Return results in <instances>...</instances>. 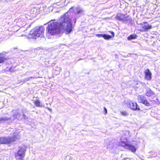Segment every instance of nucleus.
<instances>
[{
	"instance_id": "obj_1",
	"label": "nucleus",
	"mask_w": 160,
	"mask_h": 160,
	"mask_svg": "<svg viewBox=\"0 0 160 160\" xmlns=\"http://www.w3.org/2000/svg\"><path fill=\"white\" fill-rule=\"evenodd\" d=\"M70 15L69 11L62 16L58 22L50 21L47 28L48 32L51 35H54L59 33L62 30L64 29L69 33L72 30Z\"/></svg>"
},
{
	"instance_id": "obj_2",
	"label": "nucleus",
	"mask_w": 160,
	"mask_h": 160,
	"mask_svg": "<svg viewBox=\"0 0 160 160\" xmlns=\"http://www.w3.org/2000/svg\"><path fill=\"white\" fill-rule=\"evenodd\" d=\"M44 29V28L42 26L36 27L33 28L30 31L28 38L36 39L39 37H42Z\"/></svg>"
},
{
	"instance_id": "obj_3",
	"label": "nucleus",
	"mask_w": 160,
	"mask_h": 160,
	"mask_svg": "<svg viewBox=\"0 0 160 160\" xmlns=\"http://www.w3.org/2000/svg\"><path fill=\"white\" fill-rule=\"evenodd\" d=\"M18 152L15 154V157L17 160H22L25 157L26 147L25 146L19 147Z\"/></svg>"
},
{
	"instance_id": "obj_4",
	"label": "nucleus",
	"mask_w": 160,
	"mask_h": 160,
	"mask_svg": "<svg viewBox=\"0 0 160 160\" xmlns=\"http://www.w3.org/2000/svg\"><path fill=\"white\" fill-rule=\"evenodd\" d=\"M14 135L12 137H2L0 138V143L2 144H11L17 138Z\"/></svg>"
},
{
	"instance_id": "obj_5",
	"label": "nucleus",
	"mask_w": 160,
	"mask_h": 160,
	"mask_svg": "<svg viewBox=\"0 0 160 160\" xmlns=\"http://www.w3.org/2000/svg\"><path fill=\"white\" fill-rule=\"evenodd\" d=\"M120 145L124 147L125 148L129 149L132 152H135L136 150V148L133 145L130 144L126 143L124 141L121 140V142L120 143Z\"/></svg>"
},
{
	"instance_id": "obj_6",
	"label": "nucleus",
	"mask_w": 160,
	"mask_h": 160,
	"mask_svg": "<svg viewBox=\"0 0 160 160\" xmlns=\"http://www.w3.org/2000/svg\"><path fill=\"white\" fill-rule=\"evenodd\" d=\"M84 13V10L81 8L77 7L76 8L75 17L74 23L76 22V20L82 15H83Z\"/></svg>"
},
{
	"instance_id": "obj_7",
	"label": "nucleus",
	"mask_w": 160,
	"mask_h": 160,
	"mask_svg": "<svg viewBox=\"0 0 160 160\" xmlns=\"http://www.w3.org/2000/svg\"><path fill=\"white\" fill-rule=\"evenodd\" d=\"M139 102L142 103L147 106H150V103L148 102L146 98L142 95H139L138 98Z\"/></svg>"
},
{
	"instance_id": "obj_8",
	"label": "nucleus",
	"mask_w": 160,
	"mask_h": 160,
	"mask_svg": "<svg viewBox=\"0 0 160 160\" xmlns=\"http://www.w3.org/2000/svg\"><path fill=\"white\" fill-rule=\"evenodd\" d=\"M140 25L142 30L144 31H147L151 29L152 28V26L151 25H149L147 22H144L143 23H141Z\"/></svg>"
},
{
	"instance_id": "obj_9",
	"label": "nucleus",
	"mask_w": 160,
	"mask_h": 160,
	"mask_svg": "<svg viewBox=\"0 0 160 160\" xmlns=\"http://www.w3.org/2000/svg\"><path fill=\"white\" fill-rule=\"evenodd\" d=\"M128 105L131 109L134 110H140L139 106L136 102L134 103L130 101L129 102Z\"/></svg>"
},
{
	"instance_id": "obj_10",
	"label": "nucleus",
	"mask_w": 160,
	"mask_h": 160,
	"mask_svg": "<svg viewBox=\"0 0 160 160\" xmlns=\"http://www.w3.org/2000/svg\"><path fill=\"white\" fill-rule=\"evenodd\" d=\"M126 17L125 15L119 13L117 14L116 18L117 20L122 21L123 22Z\"/></svg>"
},
{
	"instance_id": "obj_11",
	"label": "nucleus",
	"mask_w": 160,
	"mask_h": 160,
	"mask_svg": "<svg viewBox=\"0 0 160 160\" xmlns=\"http://www.w3.org/2000/svg\"><path fill=\"white\" fill-rule=\"evenodd\" d=\"M6 52H2L0 53V63H3L5 61H7L8 58L4 57Z\"/></svg>"
},
{
	"instance_id": "obj_12",
	"label": "nucleus",
	"mask_w": 160,
	"mask_h": 160,
	"mask_svg": "<svg viewBox=\"0 0 160 160\" xmlns=\"http://www.w3.org/2000/svg\"><path fill=\"white\" fill-rule=\"evenodd\" d=\"M145 73V79L148 80H151L152 77V74L149 69H148L146 70Z\"/></svg>"
},
{
	"instance_id": "obj_13",
	"label": "nucleus",
	"mask_w": 160,
	"mask_h": 160,
	"mask_svg": "<svg viewBox=\"0 0 160 160\" xmlns=\"http://www.w3.org/2000/svg\"><path fill=\"white\" fill-rule=\"evenodd\" d=\"M133 22L131 18H129L128 16H126L123 23L132 25V24Z\"/></svg>"
},
{
	"instance_id": "obj_14",
	"label": "nucleus",
	"mask_w": 160,
	"mask_h": 160,
	"mask_svg": "<svg viewBox=\"0 0 160 160\" xmlns=\"http://www.w3.org/2000/svg\"><path fill=\"white\" fill-rule=\"evenodd\" d=\"M146 95L148 97H150L154 94V92L150 88H146Z\"/></svg>"
},
{
	"instance_id": "obj_15",
	"label": "nucleus",
	"mask_w": 160,
	"mask_h": 160,
	"mask_svg": "<svg viewBox=\"0 0 160 160\" xmlns=\"http://www.w3.org/2000/svg\"><path fill=\"white\" fill-rule=\"evenodd\" d=\"M61 70V68L60 67H55V68L53 69V73L56 75H58L60 73Z\"/></svg>"
},
{
	"instance_id": "obj_16",
	"label": "nucleus",
	"mask_w": 160,
	"mask_h": 160,
	"mask_svg": "<svg viewBox=\"0 0 160 160\" xmlns=\"http://www.w3.org/2000/svg\"><path fill=\"white\" fill-rule=\"evenodd\" d=\"M13 119H15L18 118L20 116V114L16 111H13Z\"/></svg>"
},
{
	"instance_id": "obj_17",
	"label": "nucleus",
	"mask_w": 160,
	"mask_h": 160,
	"mask_svg": "<svg viewBox=\"0 0 160 160\" xmlns=\"http://www.w3.org/2000/svg\"><path fill=\"white\" fill-rule=\"evenodd\" d=\"M10 119V118L7 117L0 118V123H3L8 120Z\"/></svg>"
},
{
	"instance_id": "obj_18",
	"label": "nucleus",
	"mask_w": 160,
	"mask_h": 160,
	"mask_svg": "<svg viewBox=\"0 0 160 160\" xmlns=\"http://www.w3.org/2000/svg\"><path fill=\"white\" fill-rule=\"evenodd\" d=\"M137 37V36L136 34H132L128 37V40H131L136 38Z\"/></svg>"
},
{
	"instance_id": "obj_19",
	"label": "nucleus",
	"mask_w": 160,
	"mask_h": 160,
	"mask_svg": "<svg viewBox=\"0 0 160 160\" xmlns=\"http://www.w3.org/2000/svg\"><path fill=\"white\" fill-rule=\"evenodd\" d=\"M34 103L35 105L36 106L38 107H42V104H41V102L38 100H37L34 101Z\"/></svg>"
},
{
	"instance_id": "obj_20",
	"label": "nucleus",
	"mask_w": 160,
	"mask_h": 160,
	"mask_svg": "<svg viewBox=\"0 0 160 160\" xmlns=\"http://www.w3.org/2000/svg\"><path fill=\"white\" fill-rule=\"evenodd\" d=\"M103 38L105 39L108 40L110 39L112 37L111 35H108L106 34H103Z\"/></svg>"
},
{
	"instance_id": "obj_21",
	"label": "nucleus",
	"mask_w": 160,
	"mask_h": 160,
	"mask_svg": "<svg viewBox=\"0 0 160 160\" xmlns=\"http://www.w3.org/2000/svg\"><path fill=\"white\" fill-rule=\"evenodd\" d=\"M61 2H57L56 3L54 4L53 5L54 7H56V8H59L60 7H62L63 6V5H61Z\"/></svg>"
},
{
	"instance_id": "obj_22",
	"label": "nucleus",
	"mask_w": 160,
	"mask_h": 160,
	"mask_svg": "<svg viewBox=\"0 0 160 160\" xmlns=\"http://www.w3.org/2000/svg\"><path fill=\"white\" fill-rule=\"evenodd\" d=\"M122 115L126 116L128 115V113L125 111L122 112H121Z\"/></svg>"
},
{
	"instance_id": "obj_23",
	"label": "nucleus",
	"mask_w": 160,
	"mask_h": 160,
	"mask_svg": "<svg viewBox=\"0 0 160 160\" xmlns=\"http://www.w3.org/2000/svg\"><path fill=\"white\" fill-rule=\"evenodd\" d=\"M29 80H30V79H29V77H28V78H26L23 79V80L22 82L24 83V82H27Z\"/></svg>"
},
{
	"instance_id": "obj_24",
	"label": "nucleus",
	"mask_w": 160,
	"mask_h": 160,
	"mask_svg": "<svg viewBox=\"0 0 160 160\" xmlns=\"http://www.w3.org/2000/svg\"><path fill=\"white\" fill-rule=\"evenodd\" d=\"M96 36L98 38L103 37V34H97Z\"/></svg>"
},
{
	"instance_id": "obj_25",
	"label": "nucleus",
	"mask_w": 160,
	"mask_h": 160,
	"mask_svg": "<svg viewBox=\"0 0 160 160\" xmlns=\"http://www.w3.org/2000/svg\"><path fill=\"white\" fill-rule=\"evenodd\" d=\"M37 78H38V77H36V76H33V77H29V78L30 80L31 79Z\"/></svg>"
},
{
	"instance_id": "obj_26",
	"label": "nucleus",
	"mask_w": 160,
	"mask_h": 160,
	"mask_svg": "<svg viewBox=\"0 0 160 160\" xmlns=\"http://www.w3.org/2000/svg\"><path fill=\"white\" fill-rule=\"evenodd\" d=\"M22 117H23V118L24 119H27L28 118V117L27 116H26L25 114H23L22 115Z\"/></svg>"
},
{
	"instance_id": "obj_27",
	"label": "nucleus",
	"mask_w": 160,
	"mask_h": 160,
	"mask_svg": "<svg viewBox=\"0 0 160 160\" xmlns=\"http://www.w3.org/2000/svg\"><path fill=\"white\" fill-rule=\"evenodd\" d=\"M104 111L105 112V114H106L107 113V109L105 107L104 108Z\"/></svg>"
},
{
	"instance_id": "obj_28",
	"label": "nucleus",
	"mask_w": 160,
	"mask_h": 160,
	"mask_svg": "<svg viewBox=\"0 0 160 160\" xmlns=\"http://www.w3.org/2000/svg\"><path fill=\"white\" fill-rule=\"evenodd\" d=\"M13 68H11L9 69V71L10 72H12L14 71L13 70Z\"/></svg>"
},
{
	"instance_id": "obj_29",
	"label": "nucleus",
	"mask_w": 160,
	"mask_h": 160,
	"mask_svg": "<svg viewBox=\"0 0 160 160\" xmlns=\"http://www.w3.org/2000/svg\"><path fill=\"white\" fill-rule=\"evenodd\" d=\"M130 160V159L128 158H124L122 160Z\"/></svg>"
},
{
	"instance_id": "obj_30",
	"label": "nucleus",
	"mask_w": 160,
	"mask_h": 160,
	"mask_svg": "<svg viewBox=\"0 0 160 160\" xmlns=\"http://www.w3.org/2000/svg\"><path fill=\"white\" fill-rule=\"evenodd\" d=\"M110 32H111V33L112 34V36L114 37V33L113 32H111L110 31Z\"/></svg>"
},
{
	"instance_id": "obj_31",
	"label": "nucleus",
	"mask_w": 160,
	"mask_h": 160,
	"mask_svg": "<svg viewBox=\"0 0 160 160\" xmlns=\"http://www.w3.org/2000/svg\"><path fill=\"white\" fill-rule=\"evenodd\" d=\"M125 133L128 134H129V132L128 131H126L125 132Z\"/></svg>"
},
{
	"instance_id": "obj_32",
	"label": "nucleus",
	"mask_w": 160,
	"mask_h": 160,
	"mask_svg": "<svg viewBox=\"0 0 160 160\" xmlns=\"http://www.w3.org/2000/svg\"><path fill=\"white\" fill-rule=\"evenodd\" d=\"M73 7H72L71 8H70V9H69V10L70 11H71V10H73Z\"/></svg>"
},
{
	"instance_id": "obj_33",
	"label": "nucleus",
	"mask_w": 160,
	"mask_h": 160,
	"mask_svg": "<svg viewBox=\"0 0 160 160\" xmlns=\"http://www.w3.org/2000/svg\"><path fill=\"white\" fill-rule=\"evenodd\" d=\"M48 109L50 111H51V109L49 108H48Z\"/></svg>"
},
{
	"instance_id": "obj_34",
	"label": "nucleus",
	"mask_w": 160,
	"mask_h": 160,
	"mask_svg": "<svg viewBox=\"0 0 160 160\" xmlns=\"http://www.w3.org/2000/svg\"><path fill=\"white\" fill-rule=\"evenodd\" d=\"M126 139V138H127V137H125L124 138Z\"/></svg>"
}]
</instances>
